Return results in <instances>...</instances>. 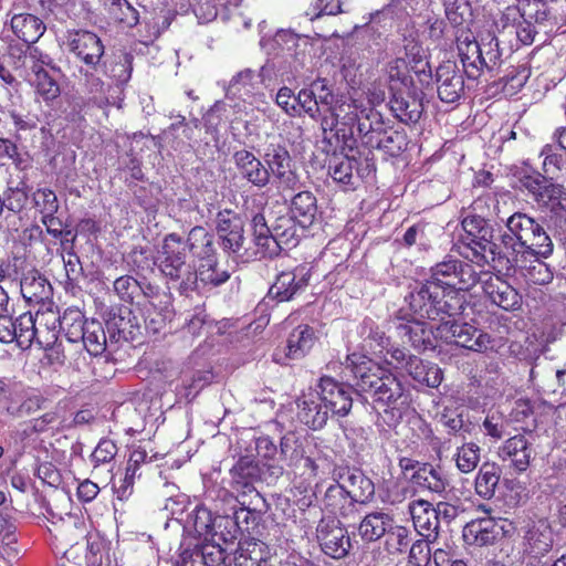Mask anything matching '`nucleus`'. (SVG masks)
<instances>
[{
    "label": "nucleus",
    "mask_w": 566,
    "mask_h": 566,
    "mask_svg": "<svg viewBox=\"0 0 566 566\" xmlns=\"http://www.w3.org/2000/svg\"><path fill=\"white\" fill-rule=\"evenodd\" d=\"M310 283V273L305 269L283 271L276 275L269 290V297L277 302H289L303 293Z\"/></svg>",
    "instance_id": "obj_18"
},
{
    "label": "nucleus",
    "mask_w": 566,
    "mask_h": 566,
    "mask_svg": "<svg viewBox=\"0 0 566 566\" xmlns=\"http://www.w3.org/2000/svg\"><path fill=\"white\" fill-rule=\"evenodd\" d=\"M366 161V167L360 169L356 167V159L354 157H334L329 159L328 172L334 181L344 186H353L355 179L354 169L357 170L358 175H363L365 171L369 174L376 170L373 159L367 157Z\"/></svg>",
    "instance_id": "obj_35"
},
{
    "label": "nucleus",
    "mask_w": 566,
    "mask_h": 566,
    "mask_svg": "<svg viewBox=\"0 0 566 566\" xmlns=\"http://www.w3.org/2000/svg\"><path fill=\"white\" fill-rule=\"evenodd\" d=\"M412 315L419 318L444 321L464 313L467 303L464 295L453 290L446 291L439 283L426 280L417 283L406 296Z\"/></svg>",
    "instance_id": "obj_3"
},
{
    "label": "nucleus",
    "mask_w": 566,
    "mask_h": 566,
    "mask_svg": "<svg viewBox=\"0 0 566 566\" xmlns=\"http://www.w3.org/2000/svg\"><path fill=\"white\" fill-rule=\"evenodd\" d=\"M280 453L281 459L286 463V465L297 467L304 459V443L294 433L290 432L281 439Z\"/></svg>",
    "instance_id": "obj_58"
},
{
    "label": "nucleus",
    "mask_w": 566,
    "mask_h": 566,
    "mask_svg": "<svg viewBox=\"0 0 566 566\" xmlns=\"http://www.w3.org/2000/svg\"><path fill=\"white\" fill-rule=\"evenodd\" d=\"M402 318L406 319V322L397 325L398 335L402 342L409 343L419 352L434 349V342L439 336L437 335V331L433 332L423 321L424 318H419L415 315L411 318Z\"/></svg>",
    "instance_id": "obj_21"
},
{
    "label": "nucleus",
    "mask_w": 566,
    "mask_h": 566,
    "mask_svg": "<svg viewBox=\"0 0 566 566\" xmlns=\"http://www.w3.org/2000/svg\"><path fill=\"white\" fill-rule=\"evenodd\" d=\"M323 504L326 511L335 516L349 517L355 513L357 504L340 482H336L327 488Z\"/></svg>",
    "instance_id": "obj_36"
},
{
    "label": "nucleus",
    "mask_w": 566,
    "mask_h": 566,
    "mask_svg": "<svg viewBox=\"0 0 566 566\" xmlns=\"http://www.w3.org/2000/svg\"><path fill=\"white\" fill-rule=\"evenodd\" d=\"M405 368L416 382L429 388H437L443 379L442 370L438 365L424 361L417 356H409Z\"/></svg>",
    "instance_id": "obj_37"
},
{
    "label": "nucleus",
    "mask_w": 566,
    "mask_h": 566,
    "mask_svg": "<svg viewBox=\"0 0 566 566\" xmlns=\"http://www.w3.org/2000/svg\"><path fill=\"white\" fill-rule=\"evenodd\" d=\"M502 62V50L500 49L499 39L490 33L486 36H482L480 60L482 71L494 72L501 66Z\"/></svg>",
    "instance_id": "obj_55"
},
{
    "label": "nucleus",
    "mask_w": 566,
    "mask_h": 566,
    "mask_svg": "<svg viewBox=\"0 0 566 566\" xmlns=\"http://www.w3.org/2000/svg\"><path fill=\"white\" fill-rule=\"evenodd\" d=\"M226 549L220 544L203 543L192 548H185L176 564L177 566H226Z\"/></svg>",
    "instance_id": "obj_23"
},
{
    "label": "nucleus",
    "mask_w": 566,
    "mask_h": 566,
    "mask_svg": "<svg viewBox=\"0 0 566 566\" xmlns=\"http://www.w3.org/2000/svg\"><path fill=\"white\" fill-rule=\"evenodd\" d=\"M251 227L253 242L264 258L276 256L283 249L296 247L306 230L290 213L277 217L271 227L263 213H256Z\"/></svg>",
    "instance_id": "obj_4"
},
{
    "label": "nucleus",
    "mask_w": 566,
    "mask_h": 566,
    "mask_svg": "<svg viewBox=\"0 0 566 566\" xmlns=\"http://www.w3.org/2000/svg\"><path fill=\"white\" fill-rule=\"evenodd\" d=\"M409 530L395 522L386 533L385 548L389 554L405 553L410 544Z\"/></svg>",
    "instance_id": "obj_62"
},
{
    "label": "nucleus",
    "mask_w": 566,
    "mask_h": 566,
    "mask_svg": "<svg viewBox=\"0 0 566 566\" xmlns=\"http://www.w3.org/2000/svg\"><path fill=\"white\" fill-rule=\"evenodd\" d=\"M21 294L30 304H45L53 296V289L50 282L39 271H29L20 283Z\"/></svg>",
    "instance_id": "obj_31"
},
{
    "label": "nucleus",
    "mask_w": 566,
    "mask_h": 566,
    "mask_svg": "<svg viewBox=\"0 0 566 566\" xmlns=\"http://www.w3.org/2000/svg\"><path fill=\"white\" fill-rule=\"evenodd\" d=\"M10 28L17 38L29 45L35 43L46 30L43 19L27 12L14 13Z\"/></svg>",
    "instance_id": "obj_33"
},
{
    "label": "nucleus",
    "mask_w": 566,
    "mask_h": 566,
    "mask_svg": "<svg viewBox=\"0 0 566 566\" xmlns=\"http://www.w3.org/2000/svg\"><path fill=\"white\" fill-rule=\"evenodd\" d=\"M565 375L566 370L555 369L547 358L539 359L537 357L530 370V380L539 387H551V382L555 378L558 386H563Z\"/></svg>",
    "instance_id": "obj_49"
},
{
    "label": "nucleus",
    "mask_w": 566,
    "mask_h": 566,
    "mask_svg": "<svg viewBox=\"0 0 566 566\" xmlns=\"http://www.w3.org/2000/svg\"><path fill=\"white\" fill-rule=\"evenodd\" d=\"M289 213L304 229H308L317 214V201L311 191H300L291 199Z\"/></svg>",
    "instance_id": "obj_40"
},
{
    "label": "nucleus",
    "mask_w": 566,
    "mask_h": 566,
    "mask_svg": "<svg viewBox=\"0 0 566 566\" xmlns=\"http://www.w3.org/2000/svg\"><path fill=\"white\" fill-rule=\"evenodd\" d=\"M457 48L459 56L469 78H478L482 73L481 60V40L476 41L471 33L457 36Z\"/></svg>",
    "instance_id": "obj_30"
},
{
    "label": "nucleus",
    "mask_w": 566,
    "mask_h": 566,
    "mask_svg": "<svg viewBox=\"0 0 566 566\" xmlns=\"http://www.w3.org/2000/svg\"><path fill=\"white\" fill-rule=\"evenodd\" d=\"M525 539L532 553L544 555L553 547V530L546 520H538L528 528Z\"/></svg>",
    "instance_id": "obj_45"
},
{
    "label": "nucleus",
    "mask_w": 566,
    "mask_h": 566,
    "mask_svg": "<svg viewBox=\"0 0 566 566\" xmlns=\"http://www.w3.org/2000/svg\"><path fill=\"white\" fill-rule=\"evenodd\" d=\"M394 518L384 512L367 514L358 525V534L365 542H376L386 535Z\"/></svg>",
    "instance_id": "obj_41"
},
{
    "label": "nucleus",
    "mask_w": 566,
    "mask_h": 566,
    "mask_svg": "<svg viewBox=\"0 0 566 566\" xmlns=\"http://www.w3.org/2000/svg\"><path fill=\"white\" fill-rule=\"evenodd\" d=\"M7 55L9 63L14 72L22 78H27V65L32 59L40 56V50L33 45H22L20 43H11L8 46Z\"/></svg>",
    "instance_id": "obj_51"
},
{
    "label": "nucleus",
    "mask_w": 566,
    "mask_h": 566,
    "mask_svg": "<svg viewBox=\"0 0 566 566\" xmlns=\"http://www.w3.org/2000/svg\"><path fill=\"white\" fill-rule=\"evenodd\" d=\"M483 290L493 304L505 311L516 310L521 304L518 292L499 276L488 280Z\"/></svg>",
    "instance_id": "obj_34"
},
{
    "label": "nucleus",
    "mask_w": 566,
    "mask_h": 566,
    "mask_svg": "<svg viewBox=\"0 0 566 566\" xmlns=\"http://www.w3.org/2000/svg\"><path fill=\"white\" fill-rule=\"evenodd\" d=\"M260 470L253 461L248 458H241L230 470L231 474V485L232 489L238 493L239 503L242 506H247L252 504V501L249 503L245 501L247 496H253L256 500L261 499L260 493L254 488V482L259 479Z\"/></svg>",
    "instance_id": "obj_19"
},
{
    "label": "nucleus",
    "mask_w": 566,
    "mask_h": 566,
    "mask_svg": "<svg viewBox=\"0 0 566 566\" xmlns=\"http://www.w3.org/2000/svg\"><path fill=\"white\" fill-rule=\"evenodd\" d=\"M274 44L281 50L282 57L287 66H280L279 70L282 74L297 73L303 66L305 57L304 51H300V38L291 32L281 30L274 35Z\"/></svg>",
    "instance_id": "obj_29"
},
{
    "label": "nucleus",
    "mask_w": 566,
    "mask_h": 566,
    "mask_svg": "<svg viewBox=\"0 0 566 566\" xmlns=\"http://www.w3.org/2000/svg\"><path fill=\"white\" fill-rule=\"evenodd\" d=\"M415 484L434 493H442L448 486V480L439 468L422 463L411 476Z\"/></svg>",
    "instance_id": "obj_48"
},
{
    "label": "nucleus",
    "mask_w": 566,
    "mask_h": 566,
    "mask_svg": "<svg viewBox=\"0 0 566 566\" xmlns=\"http://www.w3.org/2000/svg\"><path fill=\"white\" fill-rule=\"evenodd\" d=\"M163 296L165 297V301L160 300V304L163 305L158 306L154 312H149L146 319V328L154 334L161 332L167 323L171 322L175 315L171 304V295L165 294Z\"/></svg>",
    "instance_id": "obj_60"
},
{
    "label": "nucleus",
    "mask_w": 566,
    "mask_h": 566,
    "mask_svg": "<svg viewBox=\"0 0 566 566\" xmlns=\"http://www.w3.org/2000/svg\"><path fill=\"white\" fill-rule=\"evenodd\" d=\"M197 282L200 281L203 285L217 287L231 277V272L229 269L221 268L214 258L212 261L201 263L197 270Z\"/></svg>",
    "instance_id": "obj_59"
},
{
    "label": "nucleus",
    "mask_w": 566,
    "mask_h": 566,
    "mask_svg": "<svg viewBox=\"0 0 566 566\" xmlns=\"http://www.w3.org/2000/svg\"><path fill=\"white\" fill-rule=\"evenodd\" d=\"M134 56L130 53L122 52L107 63L103 62L104 73L114 78L118 85L126 84L132 76Z\"/></svg>",
    "instance_id": "obj_53"
},
{
    "label": "nucleus",
    "mask_w": 566,
    "mask_h": 566,
    "mask_svg": "<svg viewBox=\"0 0 566 566\" xmlns=\"http://www.w3.org/2000/svg\"><path fill=\"white\" fill-rule=\"evenodd\" d=\"M501 473L502 470L499 464L484 462L480 467L474 481L476 494L484 500H491L495 495Z\"/></svg>",
    "instance_id": "obj_44"
},
{
    "label": "nucleus",
    "mask_w": 566,
    "mask_h": 566,
    "mask_svg": "<svg viewBox=\"0 0 566 566\" xmlns=\"http://www.w3.org/2000/svg\"><path fill=\"white\" fill-rule=\"evenodd\" d=\"M63 45L88 69L97 71L102 65L105 46L97 34L87 30H69L64 35Z\"/></svg>",
    "instance_id": "obj_10"
},
{
    "label": "nucleus",
    "mask_w": 566,
    "mask_h": 566,
    "mask_svg": "<svg viewBox=\"0 0 566 566\" xmlns=\"http://www.w3.org/2000/svg\"><path fill=\"white\" fill-rule=\"evenodd\" d=\"M52 524L53 528L50 531L54 533L56 539L66 546L73 547L87 536L86 525L77 516L67 515L65 518L60 517L57 522Z\"/></svg>",
    "instance_id": "obj_38"
},
{
    "label": "nucleus",
    "mask_w": 566,
    "mask_h": 566,
    "mask_svg": "<svg viewBox=\"0 0 566 566\" xmlns=\"http://www.w3.org/2000/svg\"><path fill=\"white\" fill-rule=\"evenodd\" d=\"M428 281L439 283L440 287L457 293L469 291L479 282V274L474 268L461 260L447 256L430 270Z\"/></svg>",
    "instance_id": "obj_8"
},
{
    "label": "nucleus",
    "mask_w": 566,
    "mask_h": 566,
    "mask_svg": "<svg viewBox=\"0 0 566 566\" xmlns=\"http://www.w3.org/2000/svg\"><path fill=\"white\" fill-rule=\"evenodd\" d=\"M480 447L473 442L463 443L454 454L457 468L462 473L472 472L480 462Z\"/></svg>",
    "instance_id": "obj_61"
},
{
    "label": "nucleus",
    "mask_w": 566,
    "mask_h": 566,
    "mask_svg": "<svg viewBox=\"0 0 566 566\" xmlns=\"http://www.w3.org/2000/svg\"><path fill=\"white\" fill-rule=\"evenodd\" d=\"M531 256L534 258V260L531 261L530 265L524 264L526 259H523L522 262H518V264H516L517 266L524 269L523 275L525 276V279L531 283L538 285H545L551 283L554 279V272L552 271L549 265L542 260L544 258L539 255Z\"/></svg>",
    "instance_id": "obj_57"
},
{
    "label": "nucleus",
    "mask_w": 566,
    "mask_h": 566,
    "mask_svg": "<svg viewBox=\"0 0 566 566\" xmlns=\"http://www.w3.org/2000/svg\"><path fill=\"white\" fill-rule=\"evenodd\" d=\"M347 107L353 111L346 113L343 124L356 123L361 143L370 148L381 135L386 134L389 125L385 122L381 113L370 105L364 106L354 101Z\"/></svg>",
    "instance_id": "obj_9"
},
{
    "label": "nucleus",
    "mask_w": 566,
    "mask_h": 566,
    "mask_svg": "<svg viewBox=\"0 0 566 566\" xmlns=\"http://www.w3.org/2000/svg\"><path fill=\"white\" fill-rule=\"evenodd\" d=\"M342 485L358 504H367L375 496V484L366 476L363 471L357 469H347L344 474L339 475Z\"/></svg>",
    "instance_id": "obj_32"
},
{
    "label": "nucleus",
    "mask_w": 566,
    "mask_h": 566,
    "mask_svg": "<svg viewBox=\"0 0 566 566\" xmlns=\"http://www.w3.org/2000/svg\"><path fill=\"white\" fill-rule=\"evenodd\" d=\"M499 454L503 461H509L510 465L521 473L527 470L535 452L532 442L525 436L516 434L504 442Z\"/></svg>",
    "instance_id": "obj_27"
},
{
    "label": "nucleus",
    "mask_w": 566,
    "mask_h": 566,
    "mask_svg": "<svg viewBox=\"0 0 566 566\" xmlns=\"http://www.w3.org/2000/svg\"><path fill=\"white\" fill-rule=\"evenodd\" d=\"M408 145L409 139L405 130L394 129L388 126L386 134L381 135L370 148L379 149L391 157H397L408 148Z\"/></svg>",
    "instance_id": "obj_50"
},
{
    "label": "nucleus",
    "mask_w": 566,
    "mask_h": 566,
    "mask_svg": "<svg viewBox=\"0 0 566 566\" xmlns=\"http://www.w3.org/2000/svg\"><path fill=\"white\" fill-rule=\"evenodd\" d=\"M506 231L501 242L518 264L527 255L548 258L554 251V243L543 226L524 212H515L506 220Z\"/></svg>",
    "instance_id": "obj_2"
},
{
    "label": "nucleus",
    "mask_w": 566,
    "mask_h": 566,
    "mask_svg": "<svg viewBox=\"0 0 566 566\" xmlns=\"http://www.w3.org/2000/svg\"><path fill=\"white\" fill-rule=\"evenodd\" d=\"M263 160L269 170V182L273 178L279 187L295 190L300 184V177L295 171V165L287 148L281 144H270L265 148Z\"/></svg>",
    "instance_id": "obj_11"
},
{
    "label": "nucleus",
    "mask_w": 566,
    "mask_h": 566,
    "mask_svg": "<svg viewBox=\"0 0 566 566\" xmlns=\"http://www.w3.org/2000/svg\"><path fill=\"white\" fill-rule=\"evenodd\" d=\"M521 188L525 189L533 201L541 208L549 211L553 217L563 219L566 216V189L559 184L552 182L537 174L522 175Z\"/></svg>",
    "instance_id": "obj_7"
},
{
    "label": "nucleus",
    "mask_w": 566,
    "mask_h": 566,
    "mask_svg": "<svg viewBox=\"0 0 566 566\" xmlns=\"http://www.w3.org/2000/svg\"><path fill=\"white\" fill-rule=\"evenodd\" d=\"M347 384L339 382L333 377H321L316 391L332 413V417H346L353 407V388L349 386L350 373L346 374Z\"/></svg>",
    "instance_id": "obj_14"
},
{
    "label": "nucleus",
    "mask_w": 566,
    "mask_h": 566,
    "mask_svg": "<svg viewBox=\"0 0 566 566\" xmlns=\"http://www.w3.org/2000/svg\"><path fill=\"white\" fill-rule=\"evenodd\" d=\"M159 269L171 281L178 282V291L188 295L197 287V270L189 260L185 240L177 233H169L163 240L159 251Z\"/></svg>",
    "instance_id": "obj_5"
},
{
    "label": "nucleus",
    "mask_w": 566,
    "mask_h": 566,
    "mask_svg": "<svg viewBox=\"0 0 566 566\" xmlns=\"http://www.w3.org/2000/svg\"><path fill=\"white\" fill-rule=\"evenodd\" d=\"M423 95L417 87L392 93L389 99L391 113L406 125L418 123L423 114Z\"/></svg>",
    "instance_id": "obj_17"
},
{
    "label": "nucleus",
    "mask_w": 566,
    "mask_h": 566,
    "mask_svg": "<svg viewBox=\"0 0 566 566\" xmlns=\"http://www.w3.org/2000/svg\"><path fill=\"white\" fill-rule=\"evenodd\" d=\"M316 336L313 327L308 325H298L295 327L286 344V356L291 359H298L306 355L314 346Z\"/></svg>",
    "instance_id": "obj_42"
},
{
    "label": "nucleus",
    "mask_w": 566,
    "mask_h": 566,
    "mask_svg": "<svg viewBox=\"0 0 566 566\" xmlns=\"http://www.w3.org/2000/svg\"><path fill=\"white\" fill-rule=\"evenodd\" d=\"M503 525L492 517L476 518L463 528V538L469 545H493L503 536Z\"/></svg>",
    "instance_id": "obj_26"
},
{
    "label": "nucleus",
    "mask_w": 566,
    "mask_h": 566,
    "mask_svg": "<svg viewBox=\"0 0 566 566\" xmlns=\"http://www.w3.org/2000/svg\"><path fill=\"white\" fill-rule=\"evenodd\" d=\"M233 163L242 179L258 189H263L270 185L269 170L264 160L258 158L248 149L234 151Z\"/></svg>",
    "instance_id": "obj_24"
},
{
    "label": "nucleus",
    "mask_w": 566,
    "mask_h": 566,
    "mask_svg": "<svg viewBox=\"0 0 566 566\" xmlns=\"http://www.w3.org/2000/svg\"><path fill=\"white\" fill-rule=\"evenodd\" d=\"M55 322L59 323L60 329L65 334V337L71 343H78L80 338L85 335L86 324L90 322L78 308H67L59 318H54L53 331L55 329Z\"/></svg>",
    "instance_id": "obj_43"
},
{
    "label": "nucleus",
    "mask_w": 566,
    "mask_h": 566,
    "mask_svg": "<svg viewBox=\"0 0 566 566\" xmlns=\"http://www.w3.org/2000/svg\"><path fill=\"white\" fill-rule=\"evenodd\" d=\"M185 244L187 245V250L193 256L201 260L202 263L212 261V259L216 258L217 251L213 235L201 226H196L189 231Z\"/></svg>",
    "instance_id": "obj_39"
},
{
    "label": "nucleus",
    "mask_w": 566,
    "mask_h": 566,
    "mask_svg": "<svg viewBox=\"0 0 566 566\" xmlns=\"http://www.w3.org/2000/svg\"><path fill=\"white\" fill-rule=\"evenodd\" d=\"M104 321L111 343L133 342L140 334L138 318L128 306H109L104 313Z\"/></svg>",
    "instance_id": "obj_15"
},
{
    "label": "nucleus",
    "mask_w": 566,
    "mask_h": 566,
    "mask_svg": "<svg viewBox=\"0 0 566 566\" xmlns=\"http://www.w3.org/2000/svg\"><path fill=\"white\" fill-rule=\"evenodd\" d=\"M14 327L18 346L22 349L31 347L34 340L41 346L44 345L43 340L39 337V329L35 326V318L31 313H23L14 319Z\"/></svg>",
    "instance_id": "obj_52"
},
{
    "label": "nucleus",
    "mask_w": 566,
    "mask_h": 566,
    "mask_svg": "<svg viewBox=\"0 0 566 566\" xmlns=\"http://www.w3.org/2000/svg\"><path fill=\"white\" fill-rule=\"evenodd\" d=\"M344 366L345 371L350 373L353 391L359 396L369 395L376 410L384 408L385 423L395 426L402 417L401 408L407 405L400 379L363 354L347 355Z\"/></svg>",
    "instance_id": "obj_1"
},
{
    "label": "nucleus",
    "mask_w": 566,
    "mask_h": 566,
    "mask_svg": "<svg viewBox=\"0 0 566 566\" xmlns=\"http://www.w3.org/2000/svg\"><path fill=\"white\" fill-rule=\"evenodd\" d=\"M437 335L447 344H454L473 352H483L489 348L490 336L479 328L454 319L443 321L437 326Z\"/></svg>",
    "instance_id": "obj_12"
},
{
    "label": "nucleus",
    "mask_w": 566,
    "mask_h": 566,
    "mask_svg": "<svg viewBox=\"0 0 566 566\" xmlns=\"http://www.w3.org/2000/svg\"><path fill=\"white\" fill-rule=\"evenodd\" d=\"M139 282L140 280L132 275H122L113 282V290L122 302L128 304L138 303Z\"/></svg>",
    "instance_id": "obj_63"
},
{
    "label": "nucleus",
    "mask_w": 566,
    "mask_h": 566,
    "mask_svg": "<svg viewBox=\"0 0 566 566\" xmlns=\"http://www.w3.org/2000/svg\"><path fill=\"white\" fill-rule=\"evenodd\" d=\"M316 537L322 551L335 559L345 557L352 548L347 530L336 517L322 518L316 527Z\"/></svg>",
    "instance_id": "obj_16"
},
{
    "label": "nucleus",
    "mask_w": 566,
    "mask_h": 566,
    "mask_svg": "<svg viewBox=\"0 0 566 566\" xmlns=\"http://www.w3.org/2000/svg\"><path fill=\"white\" fill-rule=\"evenodd\" d=\"M218 243L224 253L239 254L245 242L244 218L231 210H220L214 219Z\"/></svg>",
    "instance_id": "obj_13"
},
{
    "label": "nucleus",
    "mask_w": 566,
    "mask_h": 566,
    "mask_svg": "<svg viewBox=\"0 0 566 566\" xmlns=\"http://www.w3.org/2000/svg\"><path fill=\"white\" fill-rule=\"evenodd\" d=\"M193 527L200 535H219L223 542L235 538L238 532L237 522L229 516H213L211 511L206 507L196 510L193 517Z\"/></svg>",
    "instance_id": "obj_22"
},
{
    "label": "nucleus",
    "mask_w": 566,
    "mask_h": 566,
    "mask_svg": "<svg viewBox=\"0 0 566 566\" xmlns=\"http://www.w3.org/2000/svg\"><path fill=\"white\" fill-rule=\"evenodd\" d=\"M409 512L419 534L426 537L428 544H436L440 523L434 506L429 501L419 499L409 503Z\"/></svg>",
    "instance_id": "obj_25"
},
{
    "label": "nucleus",
    "mask_w": 566,
    "mask_h": 566,
    "mask_svg": "<svg viewBox=\"0 0 566 566\" xmlns=\"http://www.w3.org/2000/svg\"><path fill=\"white\" fill-rule=\"evenodd\" d=\"M84 348L91 356H98L106 349V333L98 321L91 319L86 324L85 335L80 338Z\"/></svg>",
    "instance_id": "obj_56"
},
{
    "label": "nucleus",
    "mask_w": 566,
    "mask_h": 566,
    "mask_svg": "<svg viewBox=\"0 0 566 566\" xmlns=\"http://www.w3.org/2000/svg\"><path fill=\"white\" fill-rule=\"evenodd\" d=\"M259 88L256 73L251 69H244L237 73L226 87V95L230 98L250 97Z\"/></svg>",
    "instance_id": "obj_46"
},
{
    "label": "nucleus",
    "mask_w": 566,
    "mask_h": 566,
    "mask_svg": "<svg viewBox=\"0 0 566 566\" xmlns=\"http://www.w3.org/2000/svg\"><path fill=\"white\" fill-rule=\"evenodd\" d=\"M103 6L108 15L125 28L139 23L140 12L128 0H103Z\"/></svg>",
    "instance_id": "obj_47"
},
{
    "label": "nucleus",
    "mask_w": 566,
    "mask_h": 566,
    "mask_svg": "<svg viewBox=\"0 0 566 566\" xmlns=\"http://www.w3.org/2000/svg\"><path fill=\"white\" fill-rule=\"evenodd\" d=\"M464 234L462 235V247L460 254L469 261L483 264L489 262V255L492 261L496 259L509 263L507 258H503L497 244L493 242L494 229L490 220L478 216H465L461 221Z\"/></svg>",
    "instance_id": "obj_6"
},
{
    "label": "nucleus",
    "mask_w": 566,
    "mask_h": 566,
    "mask_svg": "<svg viewBox=\"0 0 566 566\" xmlns=\"http://www.w3.org/2000/svg\"><path fill=\"white\" fill-rule=\"evenodd\" d=\"M387 75L390 94L403 91V88L409 90L416 87L403 59H396L389 62L387 65Z\"/></svg>",
    "instance_id": "obj_54"
},
{
    "label": "nucleus",
    "mask_w": 566,
    "mask_h": 566,
    "mask_svg": "<svg viewBox=\"0 0 566 566\" xmlns=\"http://www.w3.org/2000/svg\"><path fill=\"white\" fill-rule=\"evenodd\" d=\"M541 156L544 157L542 164L544 174L542 176L553 182L554 179L559 177L565 167L563 155L555 153L552 145H546L542 149Z\"/></svg>",
    "instance_id": "obj_64"
},
{
    "label": "nucleus",
    "mask_w": 566,
    "mask_h": 566,
    "mask_svg": "<svg viewBox=\"0 0 566 566\" xmlns=\"http://www.w3.org/2000/svg\"><path fill=\"white\" fill-rule=\"evenodd\" d=\"M297 407V418L312 430L323 429L332 416L317 391L300 398Z\"/></svg>",
    "instance_id": "obj_28"
},
{
    "label": "nucleus",
    "mask_w": 566,
    "mask_h": 566,
    "mask_svg": "<svg viewBox=\"0 0 566 566\" xmlns=\"http://www.w3.org/2000/svg\"><path fill=\"white\" fill-rule=\"evenodd\" d=\"M436 83L439 98L444 103H454L464 93V77L453 62H444L436 70Z\"/></svg>",
    "instance_id": "obj_20"
}]
</instances>
